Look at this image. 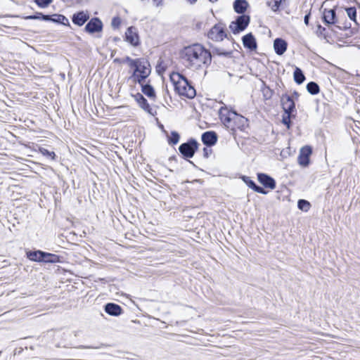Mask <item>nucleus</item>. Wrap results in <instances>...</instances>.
Instances as JSON below:
<instances>
[{
  "instance_id": "obj_29",
  "label": "nucleus",
  "mask_w": 360,
  "mask_h": 360,
  "mask_svg": "<svg viewBox=\"0 0 360 360\" xmlns=\"http://www.w3.org/2000/svg\"><path fill=\"white\" fill-rule=\"evenodd\" d=\"M213 53L218 56H224L226 57H230L232 55V51H224L220 48H214L213 49Z\"/></svg>"
},
{
  "instance_id": "obj_26",
  "label": "nucleus",
  "mask_w": 360,
  "mask_h": 360,
  "mask_svg": "<svg viewBox=\"0 0 360 360\" xmlns=\"http://www.w3.org/2000/svg\"><path fill=\"white\" fill-rule=\"evenodd\" d=\"M294 79L298 84L303 83L305 79L302 71L299 68H296L294 71Z\"/></svg>"
},
{
  "instance_id": "obj_39",
  "label": "nucleus",
  "mask_w": 360,
  "mask_h": 360,
  "mask_svg": "<svg viewBox=\"0 0 360 360\" xmlns=\"http://www.w3.org/2000/svg\"><path fill=\"white\" fill-rule=\"evenodd\" d=\"M323 31H325V28L321 27V25H319L317 28V33L322 34Z\"/></svg>"
},
{
  "instance_id": "obj_4",
  "label": "nucleus",
  "mask_w": 360,
  "mask_h": 360,
  "mask_svg": "<svg viewBox=\"0 0 360 360\" xmlns=\"http://www.w3.org/2000/svg\"><path fill=\"white\" fill-rule=\"evenodd\" d=\"M175 91L181 96L193 98L195 96V90L186 77L179 73H173L170 76Z\"/></svg>"
},
{
  "instance_id": "obj_30",
  "label": "nucleus",
  "mask_w": 360,
  "mask_h": 360,
  "mask_svg": "<svg viewBox=\"0 0 360 360\" xmlns=\"http://www.w3.org/2000/svg\"><path fill=\"white\" fill-rule=\"evenodd\" d=\"M297 206L300 210L307 212L310 208V203L305 200H300Z\"/></svg>"
},
{
  "instance_id": "obj_18",
  "label": "nucleus",
  "mask_w": 360,
  "mask_h": 360,
  "mask_svg": "<svg viewBox=\"0 0 360 360\" xmlns=\"http://www.w3.org/2000/svg\"><path fill=\"white\" fill-rule=\"evenodd\" d=\"M217 137L214 131H207L202 134V141L207 146H213L217 142Z\"/></svg>"
},
{
  "instance_id": "obj_27",
  "label": "nucleus",
  "mask_w": 360,
  "mask_h": 360,
  "mask_svg": "<svg viewBox=\"0 0 360 360\" xmlns=\"http://www.w3.org/2000/svg\"><path fill=\"white\" fill-rule=\"evenodd\" d=\"M345 10L349 18L356 23V8L355 7H347Z\"/></svg>"
},
{
  "instance_id": "obj_40",
  "label": "nucleus",
  "mask_w": 360,
  "mask_h": 360,
  "mask_svg": "<svg viewBox=\"0 0 360 360\" xmlns=\"http://www.w3.org/2000/svg\"><path fill=\"white\" fill-rule=\"evenodd\" d=\"M188 4L190 5H194L196 4L198 0H185Z\"/></svg>"
},
{
  "instance_id": "obj_2",
  "label": "nucleus",
  "mask_w": 360,
  "mask_h": 360,
  "mask_svg": "<svg viewBox=\"0 0 360 360\" xmlns=\"http://www.w3.org/2000/svg\"><path fill=\"white\" fill-rule=\"evenodd\" d=\"M219 118L224 126L234 132L237 130L244 131L248 127V120L230 110L226 105L221 106L219 110Z\"/></svg>"
},
{
  "instance_id": "obj_8",
  "label": "nucleus",
  "mask_w": 360,
  "mask_h": 360,
  "mask_svg": "<svg viewBox=\"0 0 360 360\" xmlns=\"http://www.w3.org/2000/svg\"><path fill=\"white\" fill-rule=\"evenodd\" d=\"M311 152V148L309 146H304L301 148L298 156V162L301 166L306 167L309 165Z\"/></svg>"
},
{
  "instance_id": "obj_19",
  "label": "nucleus",
  "mask_w": 360,
  "mask_h": 360,
  "mask_svg": "<svg viewBox=\"0 0 360 360\" xmlns=\"http://www.w3.org/2000/svg\"><path fill=\"white\" fill-rule=\"evenodd\" d=\"M243 181L252 189H253L255 192L262 193V194H266L267 191H266L263 188L257 186L255 182L248 176H243Z\"/></svg>"
},
{
  "instance_id": "obj_43",
  "label": "nucleus",
  "mask_w": 360,
  "mask_h": 360,
  "mask_svg": "<svg viewBox=\"0 0 360 360\" xmlns=\"http://www.w3.org/2000/svg\"><path fill=\"white\" fill-rule=\"evenodd\" d=\"M210 2L212 3H214V2H217L218 0H209Z\"/></svg>"
},
{
  "instance_id": "obj_34",
  "label": "nucleus",
  "mask_w": 360,
  "mask_h": 360,
  "mask_svg": "<svg viewBox=\"0 0 360 360\" xmlns=\"http://www.w3.org/2000/svg\"><path fill=\"white\" fill-rule=\"evenodd\" d=\"M292 113H285L283 117V123L289 129L290 126V115Z\"/></svg>"
},
{
  "instance_id": "obj_20",
  "label": "nucleus",
  "mask_w": 360,
  "mask_h": 360,
  "mask_svg": "<svg viewBox=\"0 0 360 360\" xmlns=\"http://www.w3.org/2000/svg\"><path fill=\"white\" fill-rule=\"evenodd\" d=\"M248 5L246 0H236L233 3V8L236 13H243L245 12Z\"/></svg>"
},
{
  "instance_id": "obj_24",
  "label": "nucleus",
  "mask_w": 360,
  "mask_h": 360,
  "mask_svg": "<svg viewBox=\"0 0 360 360\" xmlns=\"http://www.w3.org/2000/svg\"><path fill=\"white\" fill-rule=\"evenodd\" d=\"M42 262H49V263H56V262H59V257L54 254L44 252Z\"/></svg>"
},
{
  "instance_id": "obj_42",
  "label": "nucleus",
  "mask_w": 360,
  "mask_h": 360,
  "mask_svg": "<svg viewBox=\"0 0 360 360\" xmlns=\"http://www.w3.org/2000/svg\"><path fill=\"white\" fill-rule=\"evenodd\" d=\"M27 18H28V19H39V17L36 16V15H30V16H28Z\"/></svg>"
},
{
  "instance_id": "obj_36",
  "label": "nucleus",
  "mask_w": 360,
  "mask_h": 360,
  "mask_svg": "<svg viewBox=\"0 0 360 360\" xmlns=\"http://www.w3.org/2000/svg\"><path fill=\"white\" fill-rule=\"evenodd\" d=\"M163 0H153L155 6L159 7L162 5Z\"/></svg>"
},
{
  "instance_id": "obj_15",
  "label": "nucleus",
  "mask_w": 360,
  "mask_h": 360,
  "mask_svg": "<svg viewBox=\"0 0 360 360\" xmlns=\"http://www.w3.org/2000/svg\"><path fill=\"white\" fill-rule=\"evenodd\" d=\"M89 18V15L87 12L81 11L75 13L72 20L74 24L82 26L88 20Z\"/></svg>"
},
{
  "instance_id": "obj_14",
  "label": "nucleus",
  "mask_w": 360,
  "mask_h": 360,
  "mask_svg": "<svg viewBox=\"0 0 360 360\" xmlns=\"http://www.w3.org/2000/svg\"><path fill=\"white\" fill-rule=\"evenodd\" d=\"M243 44L245 48L251 51L257 49V42L252 33L247 34L243 37Z\"/></svg>"
},
{
  "instance_id": "obj_17",
  "label": "nucleus",
  "mask_w": 360,
  "mask_h": 360,
  "mask_svg": "<svg viewBox=\"0 0 360 360\" xmlns=\"http://www.w3.org/2000/svg\"><path fill=\"white\" fill-rule=\"evenodd\" d=\"M274 48L275 52L278 55L281 56L285 53V51L287 49V42L282 39L277 38L274 40Z\"/></svg>"
},
{
  "instance_id": "obj_6",
  "label": "nucleus",
  "mask_w": 360,
  "mask_h": 360,
  "mask_svg": "<svg viewBox=\"0 0 360 360\" xmlns=\"http://www.w3.org/2000/svg\"><path fill=\"white\" fill-rule=\"evenodd\" d=\"M207 37L209 39L215 41H222L226 37L225 25L222 23L216 24L208 32Z\"/></svg>"
},
{
  "instance_id": "obj_3",
  "label": "nucleus",
  "mask_w": 360,
  "mask_h": 360,
  "mask_svg": "<svg viewBox=\"0 0 360 360\" xmlns=\"http://www.w3.org/2000/svg\"><path fill=\"white\" fill-rule=\"evenodd\" d=\"M126 60L130 67L134 68V71L131 77L134 82L141 84L150 75V65L147 60L143 58L131 59L129 57L126 58Z\"/></svg>"
},
{
  "instance_id": "obj_37",
  "label": "nucleus",
  "mask_w": 360,
  "mask_h": 360,
  "mask_svg": "<svg viewBox=\"0 0 360 360\" xmlns=\"http://www.w3.org/2000/svg\"><path fill=\"white\" fill-rule=\"evenodd\" d=\"M203 152H204V156H205V158H208L209 154H210V153L211 152V150H210V149H208V148H204V149H203Z\"/></svg>"
},
{
  "instance_id": "obj_31",
  "label": "nucleus",
  "mask_w": 360,
  "mask_h": 360,
  "mask_svg": "<svg viewBox=\"0 0 360 360\" xmlns=\"http://www.w3.org/2000/svg\"><path fill=\"white\" fill-rule=\"evenodd\" d=\"M39 151L41 154H42L44 156L49 157L52 160L55 159L56 155L55 153L53 151H49L47 149L44 148H39Z\"/></svg>"
},
{
  "instance_id": "obj_11",
  "label": "nucleus",
  "mask_w": 360,
  "mask_h": 360,
  "mask_svg": "<svg viewBox=\"0 0 360 360\" xmlns=\"http://www.w3.org/2000/svg\"><path fill=\"white\" fill-rule=\"evenodd\" d=\"M102 22L97 18H92L85 26V30L89 33L98 32L102 30Z\"/></svg>"
},
{
  "instance_id": "obj_32",
  "label": "nucleus",
  "mask_w": 360,
  "mask_h": 360,
  "mask_svg": "<svg viewBox=\"0 0 360 360\" xmlns=\"http://www.w3.org/2000/svg\"><path fill=\"white\" fill-rule=\"evenodd\" d=\"M179 141V135L178 133L173 131L171 134V136L169 137V143L170 144L175 145Z\"/></svg>"
},
{
  "instance_id": "obj_7",
  "label": "nucleus",
  "mask_w": 360,
  "mask_h": 360,
  "mask_svg": "<svg viewBox=\"0 0 360 360\" xmlns=\"http://www.w3.org/2000/svg\"><path fill=\"white\" fill-rule=\"evenodd\" d=\"M198 143L196 141L191 140L187 143H182L179 149L184 157L190 158L193 156L195 150L198 149Z\"/></svg>"
},
{
  "instance_id": "obj_9",
  "label": "nucleus",
  "mask_w": 360,
  "mask_h": 360,
  "mask_svg": "<svg viewBox=\"0 0 360 360\" xmlns=\"http://www.w3.org/2000/svg\"><path fill=\"white\" fill-rule=\"evenodd\" d=\"M281 105L285 113H292L295 110V102L293 99L287 94L282 96Z\"/></svg>"
},
{
  "instance_id": "obj_25",
  "label": "nucleus",
  "mask_w": 360,
  "mask_h": 360,
  "mask_svg": "<svg viewBox=\"0 0 360 360\" xmlns=\"http://www.w3.org/2000/svg\"><path fill=\"white\" fill-rule=\"evenodd\" d=\"M51 21L54 22H58L63 24L64 25H68L69 21L68 19L63 15L55 14L51 15Z\"/></svg>"
},
{
  "instance_id": "obj_23",
  "label": "nucleus",
  "mask_w": 360,
  "mask_h": 360,
  "mask_svg": "<svg viewBox=\"0 0 360 360\" xmlns=\"http://www.w3.org/2000/svg\"><path fill=\"white\" fill-rule=\"evenodd\" d=\"M27 255L29 259L40 262L43 261L44 252L41 250L29 252Z\"/></svg>"
},
{
  "instance_id": "obj_41",
  "label": "nucleus",
  "mask_w": 360,
  "mask_h": 360,
  "mask_svg": "<svg viewBox=\"0 0 360 360\" xmlns=\"http://www.w3.org/2000/svg\"><path fill=\"white\" fill-rule=\"evenodd\" d=\"M309 15H306L304 16V23L307 25L309 24Z\"/></svg>"
},
{
  "instance_id": "obj_1",
  "label": "nucleus",
  "mask_w": 360,
  "mask_h": 360,
  "mask_svg": "<svg viewBox=\"0 0 360 360\" xmlns=\"http://www.w3.org/2000/svg\"><path fill=\"white\" fill-rule=\"evenodd\" d=\"M181 58L186 67L193 70L207 68L212 61L210 51L200 44L184 47L181 51Z\"/></svg>"
},
{
  "instance_id": "obj_13",
  "label": "nucleus",
  "mask_w": 360,
  "mask_h": 360,
  "mask_svg": "<svg viewBox=\"0 0 360 360\" xmlns=\"http://www.w3.org/2000/svg\"><path fill=\"white\" fill-rule=\"evenodd\" d=\"M258 181L264 187L270 189H274L276 188V182L273 178L265 174H258Z\"/></svg>"
},
{
  "instance_id": "obj_28",
  "label": "nucleus",
  "mask_w": 360,
  "mask_h": 360,
  "mask_svg": "<svg viewBox=\"0 0 360 360\" xmlns=\"http://www.w3.org/2000/svg\"><path fill=\"white\" fill-rule=\"evenodd\" d=\"M307 91L312 95H316L319 92V85L314 82H311L307 85Z\"/></svg>"
},
{
  "instance_id": "obj_35",
  "label": "nucleus",
  "mask_w": 360,
  "mask_h": 360,
  "mask_svg": "<svg viewBox=\"0 0 360 360\" xmlns=\"http://www.w3.org/2000/svg\"><path fill=\"white\" fill-rule=\"evenodd\" d=\"M121 24V20L120 19V18L118 17H116V18H114L112 20V26L114 27V28H118L119 26Z\"/></svg>"
},
{
  "instance_id": "obj_16",
  "label": "nucleus",
  "mask_w": 360,
  "mask_h": 360,
  "mask_svg": "<svg viewBox=\"0 0 360 360\" xmlns=\"http://www.w3.org/2000/svg\"><path fill=\"white\" fill-rule=\"evenodd\" d=\"M105 311L111 316H117L122 313V309L118 304L114 303H108L105 306Z\"/></svg>"
},
{
  "instance_id": "obj_10",
  "label": "nucleus",
  "mask_w": 360,
  "mask_h": 360,
  "mask_svg": "<svg viewBox=\"0 0 360 360\" xmlns=\"http://www.w3.org/2000/svg\"><path fill=\"white\" fill-rule=\"evenodd\" d=\"M126 41L133 46H137L139 44V37L136 27H129L125 33Z\"/></svg>"
},
{
  "instance_id": "obj_22",
  "label": "nucleus",
  "mask_w": 360,
  "mask_h": 360,
  "mask_svg": "<svg viewBox=\"0 0 360 360\" xmlns=\"http://www.w3.org/2000/svg\"><path fill=\"white\" fill-rule=\"evenodd\" d=\"M140 84L141 85L142 92L149 98L155 99V93L153 86L149 84H143V82Z\"/></svg>"
},
{
  "instance_id": "obj_21",
  "label": "nucleus",
  "mask_w": 360,
  "mask_h": 360,
  "mask_svg": "<svg viewBox=\"0 0 360 360\" xmlns=\"http://www.w3.org/2000/svg\"><path fill=\"white\" fill-rule=\"evenodd\" d=\"M135 100L139 105V106L148 112H150L151 108L148 104L147 100L140 94H137L134 96Z\"/></svg>"
},
{
  "instance_id": "obj_12",
  "label": "nucleus",
  "mask_w": 360,
  "mask_h": 360,
  "mask_svg": "<svg viewBox=\"0 0 360 360\" xmlns=\"http://www.w3.org/2000/svg\"><path fill=\"white\" fill-rule=\"evenodd\" d=\"M323 18L324 22L328 25H335L338 22L334 9L325 8L323 12Z\"/></svg>"
},
{
  "instance_id": "obj_33",
  "label": "nucleus",
  "mask_w": 360,
  "mask_h": 360,
  "mask_svg": "<svg viewBox=\"0 0 360 360\" xmlns=\"http://www.w3.org/2000/svg\"><path fill=\"white\" fill-rule=\"evenodd\" d=\"M35 3L41 8H46L52 0H34Z\"/></svg>"
},
{
  "instance_id": "obj_5",
  "label": "nucleus",
  "mask_w": 360,
  "mask_h": 360,
  "mask_svg": "<svg viewBox=\"0 0 360 360\" xmlns=\"http://www.w3.org/2000/svg\"><path fill=\"white\" fill-rule=\"evenodd\" d=\"M250 18L249 15H242L238 16L236 21H233L229 28L233 34H238L241 31H243L250 22Z\"/></svg>"
},
{
  "instance_id": "obj_38",
  "label": "nucleus",
  "mask_w": 360,
  "mask_h": 360,
  "mask_svg": "<svg viewBox=\"0 0 360 360\" xmlns=\"http://www.w3.org/2000/svg\"><path fill=\"white\" fill-rule=\"evenodd\" d=\"M41 19H43L44 20H46V21H48V20L51 21V15H41Z\"/></svg>"
}]
</instances>
